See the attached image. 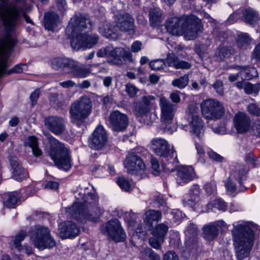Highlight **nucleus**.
<instances>
[{
	"instance_id": "obj_1",
	"label": "nucleus",
	"mask_w": 260,
	"mask_h": 260,
	"mask_svg": "<svg viewBox=\"0 0 260 260\" xmlns=\"http://www.w3.org/2000/svg\"><path fill=\"white\" fill-rule=\"evenodd\" d=\"M78 201L66 208L68 215L84 224L90 222H97L102 213V209L96 205L98 197L96 193L85 192L81 189L76 192Z\"/></svg>"
},
{
	"instance_id": "obj_2",
	"label": "nucleus",
	"mask_w": 260,
	"mask_h": 260,
	"mask_svg": "<svg viewBox=\"0 0 260 260\" xmlns=\"http://www.w3.org/2000/svg\"><path fill=\"white\" fill-rule=\"evenodd\" d=\"M233 227L232 235L236 256L238 260H242L249 256L260 228L254 223L242 220L234 222Z\"/></svg>"
},
{
	"instance_id": "obj_3",
	"label": "nucleus",
	"mask_w": 260,
	"mask_h": 260,
	"mask_svg": "<svg viewBox=\"0 0 260 260\" xmlns=\"http://www.w3.org/2000/svg\"><path fill=\"white\" fill-rule=\"evenodd\" d=\"M133 19L126 13L116 18L114 26L108 22L103 23L100 26L99 32L108 39L115 40L118 38V30L129 31L133 30Z\"/></svg>"
},
{
	"instance_id": "obj_4",
	"label": "nucleus",
	"mask_w": 260,
	"mask_h": 260,
	"mask_svg": "<svg viewBox=\"0 0 260 260\" xmlns=\"http://www.w3.org/2000/svg\"><path fill=\"white\" fill-rule=\"evenodd\" d=\"M50 148L48 154L57 167L68 171L71 167L69 150L64 145L52 136L49 138Z\"/></svg>"
},
{
	"instance_id": "obj_5",
	"label": "nucleus",
	"mask_w": 260,
	"mask_h": 260,
	"mask_svg": "<svg viewBox=\"0 0 260 260\" xmlns=\"http://www.w3.org/2000/svg\"><path fill=\"white\" fill-rule=\"evenodd\" d=\"M149 145L150 149L162 161L170 160L167 167L168 170H173L175 168V164L177 163L176 152L173 149L169 150V144L165 139L160 138H153L151 140Z\"/></svg>"
},
{
	"instance_id": "obj_6",
	"label": "nucleus",
	"mask_w": 260,
	"mask_h": 260,
	"mask_svg": "<svg viewBox=\"0 0 260 260\" xmlns=\"http://www.w3.org/2000/svg\"><path fill=\"white\" fill-rule=\"evenodd\" d=\"M30 239L34 246L39 249L51 248L56 245V242L50 234V231L43 226L32 227L30 231Z\"/></svg>"
},
{
	"instance_id": "obj_7",
	"label": "nucleus",
	"mask_w": 260,
	"mask_h": 260,
	"mask_svg": "<svg viewBox=\"0 0 260 260\" xmlns=\"http://www.w3.org/2000/svg\"><path fill=\"white\" fill-rule=\"evenodd\" d=\"M92 110L91 100L87 97H82L71 105L70 114L71 121L80 126L84 120L88 117Z\"/></svg>"
},
{
	"instance_id": "obj_8",
	"label": "nucleus",
	"mask_w": 260,
	"mask_h": 260,
	"mask_svg": "<svg viewBox=\"0 0 260 260\" xmlns=\"http://www.w3.org/2000/svg\"><path fill=\"white\" fill-rule=\"evenodd\" d=\"M186 119L188 125L186 129L195 137L201 138L204 133V122L198 113V109L194 104L190 105L186 111Z\"/></svg>"
},
{
	"instance_id": "obj_9",
	"label": "nucleus",
	"mask_w": 260,
	"mask_h": 260,
	"mask_svg": "<svg viewBox=\"0 0 260 260\" xmlns=\"http://www.w3.org/2000/svg\"><path fill=\"white\" fill-rule=\"evenodd\" d=\"M200 107L202 115L207 119H219L225 114L223 104L215 99L203 100L201 103Z\"/></svg>"
},
{
	"instance_id": "obj_10",
	"label": "nucleus",
	"mask_w": 260,
	"mask_h": 260,
	"mask_svg": "<svg viewBox=\"0 0 260 260\" xmlns=\"http://www.w3.org/2000/svg\"><path fill=\"white\" fill-rule=\"evenodd\" d=\"M97 56L99 57H108L112 58L108 60V62L112 64L120 65L122 61L121 57L127 58L132 60V54L128 49H124L121 48H114L112 46H109L103 48L98 50Z\"/></svg>"
},
{
	"instance_id": "obj_11",
	"label": "nucleus",
	"mask_w": 260,
	"mask_h": 260,
	"mask_svg": "<svg viewBox=\"0 0 260 260\" xmlns=\"http://www.w3.org/2000/svg\"><path fill=\"white\" fill-rule=\"evenodd\" d=\"M159 106L160 110V122L167 128L173 123L177 111V107L163 95L159 96Z\"/></svg>"
},
{
	"instance_id": "obj_12",
	"label": "nucleus",
	"mask_w": 260,
	"mask_h": 260,
	"mask_svg": "<svg viewBox=\"0 0 260 260\" xmlns=\"http://www.w3.org/2000/svg\"><path fill=\"white\" fill-rule=\"evenodd\" d=\"M196 196L194 200L189 199L187 202V204L193 208V209L199 213L208 212L210 210L216 209L219 210L225 211L226 204L220 199H215L212 202L209 203L205 206L203 207L201 202H198V194L199 191L198 188H195L194 191Z\"/></svg>"
},
{
	"instance_id": "obj_13",
	"label": "nucleus",
	"mask_w": 260,
	"mask_h": 260,
	"mask_svg": "<svg viewBox=\"0 0 260 260\" xmlns=\"http://www.w3.org/2000/svg\"><path fill=\"white\" fill-rule=\"evenodd\" d=\"M203 26L201 20L196 16L191 15L187 16L185 24L183 26V36L185 40H191L196 39L199 33L202 30Z\"/></svg>"
},
{
	"instance_id": "obj_14",
	"label": "nucleus",
	"mask_w": 260,
	"mask_h": 260,
	"mask_svg": "<svg viewBox=\"0 0 260 260\" xmlns=\"http://www.w3.org/2000/svg\"><path fill=\"white\" fill-rule=\"evenodd\" d=\"M98 41L97 35H87L84 32L73 37L71 43L74 49L79 50L81 48H90L96 44Z\"/></svg>"
},
{
	"instance_id": "obj_15",
	"label": "nucleus",
	"mask_w": 260,
	"mask_h": 260,
	"mask_svg": "<svg viewBox=\"0 0 260 260\" xmlns=\"http://www.w3.org/2000/svg\"><path fill=\"white\" fill-rule=\"evenodd\" d=\"M233 126L238 134H251V120L244 112H239L235 115L233 118Z\"/></svg>"
},
{
	"instance_id": "obj_16",
	"label": "nucleus",
	"mask_w": 260,
	"mask_h": 260,
	"mask_svg": "<svg viewBox=\"0 0 260 260\" xmlns=\"http://www.w3.org/2000/svg\"><path fill=\"white\" fill-rule=\"evenodd\" d=\"M124 165L129 174L141 176L144 173L145 165L142 159L135 155L127 156L124 161Z\"/></svg>"
},
{
	"instance_id": "obj_17",
	"label": "nucleus",
	"mask_w": 260,
	"mask_h": 260,
	"mask_svg": "<svg viewBox=\"0 0 260 260\" xmlns=\"http://www.w3.org/2000/svg\"><path fill=\"white\" fill-rule=\"evenodd\" d=\"M109 120L111 128L115 132H123L128 125V118L127 115L117 110L110 113Z\"/></svg>"
},
{
	"instance_id": "obj_18",
	"label": "nucleus",
	"mask_w": 260,
	"mask_h": 260,
	"mask_svg": "<svg viewBox=\"0 0 260 260\" xmlns=\"http://www.w3.org/2000/svg\"><path fill=\"white\" fill-rule=\"evenodd\" d=\"M106 230L109 237L115 242L122 241L126 237L119 220L116 219L108 221L106 225Z\"/></svg>"
},
{
	"instance_id": "obj_19",
	"label": "nucleus",
	"mask_w": 260,
	"mask_h": 260,
	"mask_svg": "<svg viewBox=\"0 0 260 260\" xmlns=\"http://www.w3.org/2000/svg\"><path fill=\"white\" fill-rule=\"evenodd\" d=\"M45 125L50 132L56 135H60L66 130L64 120L62 117L57 116L46 118Z\"/></svg>"
},
{
	"instance_id": "obj_20",
	"label": "nucleus",
	"mask_w": 260,
	"mask_h": 260,
	"mask_svg": "<svg viewBox=\"0 0 260 260\" xmlns=\"http://www.w3.org/2000/svg\"><path fill=\"white\" fill-rule=\"evenodd\" d=\"M108 140L106 130L102 125L98 126L92 133L89 139V144L91 148L99 149L102 148Z\"/></svg>"
},
{
	"instance_id": "obj_21",
	"label": "nucleus",
	"mask_w": 260,
	"mask_h": 260,
	"mask_svg": "<svg viewBox=\"0 0 260 260\" xmlns=\"http://www.w3.org/2000/svg\"><path fill=\"white\" fill-rule=\"evenodd\" d=\"M186 16H183L181 18L173 17L168 19L166 23L168 32L174 36H182Z\"/></svg>"
},
{
	"instance_id": "obj_22",
	"label": "nucleus",
	"mask_w": 260,
	"mask_h": 260,
	"mask_svg": "<svg viewBox=\"0 0 260 260\" xmlns=\"http://www.w3.org/2000/svg\"><path fill=\"white\" fill-rule=\"evenodd\" d=\"M18 12L15 8H0V19L4 25L12 28L16 25Z\"/></svg>"
},
{
	"instance_id": "obj_23",
	"label": "nucleus",
	"mask_w": 260,
	"mask_h": 260,
	"mask_svg": "<svg viewBox=\"0 0 260 260\" xmlns=\"http://www.w3.org/2000/svg\"><path fill=\"white\" fill-rule=\"evenodd\" d=\"M59 236L62 239L73 238L77 236L80 232V228L76 224L70 221L63 222L59 224Z\"/></svg>"
},
{
	"instance_id": "obj_24",
	"label": "nucleus",
	"mask_w": 260,
	"mask_h": 260,
	"mask_svg": "<svg viewBox=\"0 0 260 260\" xmlns=\"http://www.w3.org/2000/svg\"><path fill=\"white\" fill-rule=\"evenodd\" d=\"M195 176L194 170L192 166H181L177 170L176 181L178 184L183 185L192 180Z\"/></svg>"
},
{
	"instance_id": "obj_25",
	"label": "nucleus",
	"mask_w": 260,
	"mask_h": 260,
	"mask_svg": "<svg viewBox=\"0 0 260 260\" xmlns=\"http://www.w3.org/2000/svg\"><path fill=\"white\" fill-rule=\"evenodd\" d=\"M13 178L18 181H21L28 177V172L25 170L18 159L16 157L10 159Z\"/></svg>"
},
{
	"instance_id": "obj_26",
	"label": "nucleus",
	"mask_w": 260,
	"mask_h": 260,
	"mask_svg": "<svg viewBox=\"0 0 260 260\" xmlns=\"http://www.w3.org/2000/svg\"><path fill=\"white\" fill-rule=\"evenodd\" d=\"M91 25L90 20L88 18L76 17L71 20L69 26L67 28V31H69L72 29L73 31V35L76 36L81 34L80 31L85 28H90Z\"/></svg>"
},
{
	"instance_id": "obj_27",
	"label": "nucleus",
	"mask_w": 260,
	"mask_h": 260,
	"mask_svg": "<svg viewBox=\"0 0 260 260\" xmlns=\"http://www.w3.org/2000/svg\"><path fill=\"white\" fill-rule=\"evenodd\" d=\"M154 99L153 95L143 96L141 102L137 103L135 107L134 112L135 115L138 117H147L150 111V102Z\"/></svg>"
},
{
	"instance_id": "obj_28",
	"label": "nucleus",
	"mask_w": 260,
	"mask_h": 260,
	"mask_svg": "<svg viewBox=\"0 0 260 260\" xmlns=\"http://www.w3.org/2000/svg\"><path fill=\"white\" fill-rule=\"evenodd\" d=\"M161 217V212L155 210L147 211L143 216L144 222L148 229L152 228L154 223L160 221Z\"/></svg>"
},
{
	"instance_id": "obj_29",
	"label": "nucleus",
	"mask_w": 260,
	"mask_h": 260,
	"mask_svg": "<svg viewBox=\"0 0 260 260\" xmlns=\"http://www.w3.org/2000/svg\"><path fill=\"white\" fill-rule=\"evenodd\" d=\"M223 223V221H218L205 226L204 227V237L205 239L208 241H212L218 234V226L222 225Z\"/></svg>"
},
{
	"instance_id": "obj_30",
	"label": "nucleus",
	"mask_w": 260,
	"mask_h": 260,
	"mask_svg": "<svg viewBox=\"0 0 260 260\" xmlns=\"http://www.w3.org/2000/svg\"><path fill=\"white\" fill-rule=\"evenodd\" d=\"M161 159V166H160L159 162L157 158L154 157H151L150 159V162L151 165L152 171L153 175L155 176L159 175L161 172H172L173 170H169L167 169V167L169 166V164L170 162V160L162 161Z\"/></svg>"
},
{
	"instance_id": "obj_31",
	"label": "nucleus",
	"mask_w": 260,
	"mask_h": 260,
	"mask_svg": "<svg viewBox=\"0 0 260 260\" xmlns=\"http://www.w3.org/2000/svg\"><path fill=\"white\" fill-rule=\"evenodd\" d=\"M245 174V172L241 173L240 172H235L231 174L229 179L225 182L226 190L229 193L235 192L236 189L235 181H237L239 183H241L242 178Z\"/></svg>"
},
{
	"instance_id": "obj_32",
	"label": "nucleus",
	"mask_w": 260,
	"mask_h": 260,
	"mask_svg": "<svg viewBox=\"0 0 260 260\" xmlns=\"http://www.w3.org/2000/svg\"><path fill=\"white\" fill-rule=\"evenodd\" d=\"M68 72H70L74 77L83 78L88 76L91 71L89 68L81 67L78 62L74 60V64L71 66Z\"/></svg>"
},
{
	"instance_id": "obj_33",
	"label": "nucleus",
	"mask_w": 260,
	"mask_h": 260,
	"mask_svg": "<svg viewBox=\"0 0 260 260\" xmlns=\"http://www.w3.org/2000/svg\"><path fill=\"white\" fill-rule=\"evenodd\" d=\"M166 60L169 66L173 67L177 69H188L191 67L189 62L179 60L173 53H169L167 56Z\"/></svg>"
},
{
	"instance_id": "obj_34",
	"label": "nucleus",
	"mask_w": 260,
	"mask_h": 260,
	"mask_svg": "<svg viewBox=\"0 0 260 260\" xmlns=\"http://www.w3.org/2000/svg\"><path fill=\"white\" fill-rule=\"evenodd\" d=\"M58 22V16L56 13L51 12L45 14L44 23L46 29L55 31Z\"/></svg>"
},
{
	"instance_id": "obj_35",
	"label": "nucleus",
	"mask_w": 260,
	"mask_h": 260,
	"mask_svg": "<svg viewBox=\"0 0 260 260\" xmlns=\"http://www.w3.org/2000/svg\"><path fill=\"white\" fill-rule=\"evenodd\" d=\"M73 64L74 60L67 58H55L51 60V66L55 70L59 69L62 70L68 69L69 71L71 66Z\"/></svg>"
},
{
	"instance_id": "obj_36",
	"label": "nucleus",
	"mask_w": 260,
	"mask_h": 260,
	"mask_svg": "<svg viewBox=\"0 0 260 260\" xmlns=\"http://www.w3.org/2000/svg\"><path fill=\"white\" fill-rule=\"evenodd\" d=\"M24 145L31 149L33 154L35 156H40L42 154V150L38 146V139L35 136H29L24 140Z\"/></svg>"
},
{
	"instance_id": "obj_37",
	"label": "nucleus",
	"mask_w": 260,
	"mask_h": 260,
	"mask_svg": "<svg viewBox=\"0 0 260 260\" xmlns=\"http://www.w3.org/2000/svg\"><path fill=\"white\" fill-rule=\"evenodd\" d=\"M19 198L20 193L18 191L7 193L5 194L4 206L10 208H15Z\"/></svg>"
},
{
	"instance_id": "obj_38",
	"label": "nucleus",
	"mask_w": 260,
	"mask_h": 260,
	"mask_svg": "<svg viewBox=\"0 0 260 260\" xmlns=\"http://www.w3.org/2000/svg\"><path fill=\"white\" fill-rule=\"evenodd\" d=\"M149 230L151 231V233L153 236L165 239V237L168 232L169 227L167 224L161 223L154 227L152 226Z\"/></svg>"
},
{
	"instance_id": "obj_39",
	"label": "nucleus",
	"mask_w": 260,
	"mask_h": 260,
	"mask_svg": "<svg viewBox=\"0 0 260 260\" xmlns=\"http://www.w3.org/2000/svg\"><path fill=\"white\" fill-rule=\"evenodd\" d=\"M239 70H240L239 74L241 78L243 80H249L253 77H256L258 75L257 71L254 68H241L238 67Z\"/></svg>"
},
{
	"instance_id": "obj_40",
	"label": "nucleus",
	"mask_w": 260,
	"mask_h": 260,
	"mask_svg": "<svg viewBox=\"0 0 260 260\" xmlns=\"http://www.w3.org/2000/svg\"><path fill=\"white\" fill-rule=\"evenodd\" d=\"M14 44V39L10 36H7L0 42V53L3 54L11 49Z\"/></svg>"
},
{
	"instance_id": "obj_41",
	"label": "nucleus",
	"mask_w": 260,
	"mask_h": 260,
	"mask_svg": "<svg viewBox=\"0 0 260 260\" xmlns=\"http://www.w3.org/2000/svg\"><path fill=\"white\" fill-rule=\"evenodd\" d=\"M245 21L250 24H254L258 21V24H260V19H258V15L255 12L251 9L246 10L244 14Z\"/></svg>"
},
{
	"instance_id": "obj_42",
	"label": "nucleus",
	"mask_w": 260,
	"mask_h": 260,
	"mask_svg": "<svg viewBox=\"0 0 260 260\" xmlns=\"http://www.w3.org/2000/svg\"><path fill=\"white\" fill-rule=\"evenodd\" d=\"M26 235V233L24 231H21L15 237V239L11 243V246L13 248H15L18 251H21L22 247L20 244V242L24 240Z\"/></svg>"
},
{
	"instance_id": "obj_43",
	"label": "nucleus",
	"mask_w": 260,
	"mask_h": 260,
	"mask_svg": "<svg viewBox=\"0 0 260 260\" xmlns=\"http://www.w3.org/2000/svg\"><path fill=\"white\" fill-rule=\"evenodd\" d=\"M188 81V76L187 75H184L180 78L174 80L172 82V84L174 87L182 89L187 86Z\"/></svg>"
},
{
	"instance_id": "obj_44",
	"label": "nucleus",
	"mask_w": 260,
	"mask_h": 260,
	"mask_svg": "<svg viewBox=\"0 0 260 260\" xmlns=\"http://www.w3.org/2000/svg\"><path fill=\"white\" fill-rule=\"evenodd\" d=\"M143 258L146 260H160L158 255L154 252L150 248H146L142 252Z\"/></svg>"
},
{
	"instance_id": "obj_45",
	"label": "nucleus",
	"mask_w": 260,
	"mask_h": 260,
	"mask_svg": "<svg viewBox=\"0 0 260 260\" xmlns=\"http://www.w3.org/2000/svg\"><path fill=\"white\" fill-rule=\"evenodd\" d=\"M244 90L247 94H256L260 91V83L252 84L246 82L244 86Z\"/></svg>"
},
{
	"instance_id": "obj_46",
	"label": "nucleus",
	"mask_w": 260,
	"mask_h": 260,
	"mask_svg": "<svg viewBox=\"0 0 260 260\" xmlns=\"http://www.w3.org/2000/svg\"><path fill=\"white\" fill-rule=\"evenodd\" d=\"M125 221L128 224L129 231L132 232L133 235H134L135 233L138 236H140L138 235V234H140L142 232V226L139 227V225L133 220H128L125 218Z\"/></svg>"
},
{
	"instance_id": "obj_47",
	"label": "nucleus",
	"mask_w": 260,
	"mask_h": 260,
	"mask_svg": "<svg viewBox=\"0 0 260 260\" xmlns=\"http://www.w3.org/2000/svg\"><path fill=\"white\" fill-rule=\"evenodd\" d=\"M117 183L120 188L125 191H129L132 189V184L128 180L123 177L118 178Z\"/></svg>"
},
{
	"instance_id": "obj_48",
	"label": "nucleus",
	"mask_w": 260,
	"mask_h": 260,
	"mask_svg": "<svg viewBox=\"0 0 260 260\" xmlns=\"http://www.w3.org/2000/svg\"><path fill=\"white\" fill-rule=\"evenodd\" d=\"M161 20V12L158 10L152 11L150 13V21L153 25H157Z\"/></svg>"
},
{
	"instance_id": "obj_49",
	"label": "nucleus",
	"mask_w": 260,
	"mask_h": 260,
	"mask_svg": "<svg viewBox=\"0 0 260 260\" xmlns=\"http://www.w3.org/2000/svg\"><path fill=\"white\" fill-rule=\"evenodd\" d=\"M165 239L156 237L153 236L149 239V244L151 247L156 249H159L161 248V244L164 242Z\"/></svg>"
},
{
	"instance_id": "obj_50",
	"label": "nucleus",
	"mask_w": 260,
	"mask_h": 260,
	"mask_svg": "<svg viewBox=\"0 0 260 260\" xmlns=\"http://www.w3.org/2000/svg\"><path fill=\"white\" fill-rule=\"evenodd\" d=\"M164 65V61L162 59L154 60L149 63L151 69L153 70H159L162 69Z\"/></svg>"
},
{
	"instance_id": "obj_51",
	"label": "nucleus",
	"mask_w": 260,
	"mask_h": 260,
	"mask_svg": "<svg viewBox=\"0 0 260 260\" xmlns=\"http://www.w3.org/2000/svg\"><path fill=\"white\" fill-rule=\"evenodd\" d=\"M216 55L219 56L221 59H223L228 58L230 56V51L224 47L219 48L216 53Z\"/></svg>"
},
{
	"instance_id": "obj_52",
	"label": "nucleus",
	"mask_w": 260,
	"mask_h": 260,
	"mask_svg": "<svg viewBox=\"0 0 260 260\" xmlns=\"http://www.w3.org/2000/svg\"><path fill=\"white\" fill-rule=\"evenodd\" d=\"M251 135L260 137V119L255 120L252 124Z\"/></svg>"
},
{
	"instance_id": "obj_53",
	"label": "nucleus",
	"mask_w": 260,
	"mask_h": 260,
	"mask_svg": "<svg viewBox=\"0 0 260 260\" xmlns=\"http://www.w3.org/2000/svg\"><path fill=\"white\" fill-rule=\"evenodd\" d=\"M248 112L254 116H260V108L255 104H249L247 107Z\"/></svg>"
},
{
	"instance_id": "obj_54",
	"label": "nucleus",
	"mask_w": 260,
	"mask_h": 260,
	"mask_svg": "<svg viewBox=\"0 0 260 260\" xmlns=\"http://www.w3.org/2000/svg\"><path fill=\"white\" fill-rule=\"evenodd\" d=\"M125 88L127 93L131 97H134L138 91V89L131 84H126Z\"/></svg>"
},
{
	"instance_id": "obj_55",
	"label": "nucleus",
	"mask_w": 260,
	"mask_h": 260,
	"mask_svg": "<svg viewBox=\"0 0 260 260\" xmlns=\"http://www.w3.org/2000/svg\"><path fill=\"white\" fill-rule=\"evenodd\" d=\"M157 115L154 113H150V112L148 113V115L147 117H144L143 118L144 122L147 125H151L152 124L153 121L156 119Z\"/></svg>"
},
{
	"instance_id": "obj_56",
	"label": "nucleus",
	"mask_w": 260,
	"mask_h": 260,
	"mask_svg": "<svg viewBox=\"0 0 260 260\" xmlns=\"http://www.w3.org/2000/svg\"><path fill=\"white\" fill-rule=\"evenodd\" d=\"M205 189L209 194H215L216 192V185L214 182L207 183L205 185Z\"/></svg>"
},
{
	"instance_id": "obj_57",
	"label": "nucleus",
	"mask_w": 260,
	"mask_h": 260,
	"mask_svg": "<svg viewBox=\"0 0 260 260\" xmlns=\"http://www.w3.org/2000/svg\"><path fill=\"white\" fill-rule=\"evenodd\" d=\"M213 87L216 90L217 93L220 95H222L223 94V83L221 81H217L214 84Z\"/></svg>"
},
{
	"instance_id": "obj_58",
	"label": "nucleus",
	"mask_w": 260,
	"mask_h": 260,
	"mask_svg": "<svg viewBox=\"0 0 260 260\" xmlns=\"http://www.w3.org/2000/svg\"><path fill=\"white\" fill-rule=\"evenodd\" d=\"M208 153L211 159L217 162H222L224 159L222 156L214 151H210Z\"/></svg>"
},
{
	"instance_id": "obj_59",
	"label": "nucleus",
	"mask_w": 260,
	"mask_h": 260,
	"mask_svg": "<svg viewBox=\"0 0 260 260\" xmlns=\"http://www.w3.org/2000/svg\"><path fill=\"white\" fill-rule=\"evenodd\" d=\"M163 260H179V259L175 252L169 251L165 254Z\"/></svg>"
},
{
	"instance_id": "obj_60",
	"label": "nucleus",
	"mask_w": 260,
	"mask_h": 260,
	"mask_svg": "<svg viewBox=\"0 0 260 260\" xmlns=\"http://www.w3.org/2000/svg\"><path fill=\"white\" fill-rule=\"evenodd\" d=\"M179 93L178 91H175L170 94V99L173 103L178 104L180 102L181 98Z\"/></svg>"
},
{
	"instance_id": "obj_61",
	"label": "nucleus",
	"mask_w": 260,
	"mask_h": 260,
	"mask_svg": "<svg viewBox=\"0 0 260 260\" xmlns=\"http://www.w3.org/2000/svg\"><path fill=\"white\" fill-rule=\"evenodd\" d=\"M195 145L198 154L200 157L203 156L205 154V150L202 143H198L196 141Z\"/></svg>"
},
{
	"instance_id": "obj_62",
	"label": "nucleus",
	"mask_w": 260,
	"mask_h": 260,
	"mask_svg": "<svg viewBox=\"0 0 260 260\" xmlns=\"http://www.w3.org/2000/svg\"><path fill=\"white\" fill-rule=\"evenodd\" d=\"M142 43L141 42L136 41L134 42L131 46L132 51L133 52H137L142 48Z\"/></svg>"
},
{
	"instance_id": "obj_63",
	"label": "nucleus",
	"mask_w": 260,
	"mask_h": 260,
	"mask_svg": "<svg viewBox=\"0 0 260 260\" xmlns=\"http://www.w3.org/2000/svg\"><path fill=\"white\" fill-rule=\"evenodd\" d=\"M252 57L256 60H260V43L255 46L253 51Z\"/></svg>"
},
{
	"instance_id": "obj_64",
	"label": "nucleus",
	"mask_w": 260,
	"mask_h": 260,
	"mask_svg": "<svg viewBox=\"0 0 260 260\" xmlns=\"http://www.w3.org/2000/svg\"><path fill=\"white\" fill-rule=\"evenodd\" d=\"M27 67L26 64H18L13 68V72L16 73H22L27 70Z\"/></svg>"
}]
</instances>
